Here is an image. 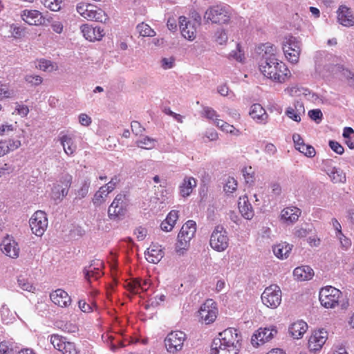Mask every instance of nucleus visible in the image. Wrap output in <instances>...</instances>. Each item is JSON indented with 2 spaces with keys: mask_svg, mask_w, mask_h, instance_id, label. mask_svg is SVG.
Wrapping results in <instances>:
<instances>
[{
  "mask_svg": "<svg viewBox=\"0 0 354 354\" xmlns=\"http://www.w3.org/2000/svg\"><path fill=\"white\" fill-rule=\"evenodd\" d=\"M242 335L237 329L227 328L219 333L211 345V354H238L241 347Z\"/></svg>",
  "mask_w": 354,
  "mask_h": 354,
  "instance_id": "f257e3e1",
  "label": "nucleus"
},
{
  "mask_svg": "<svg viewBox=\"0 0 354 354\" xmlns=\"http://www.w3.org/2000/svg\"><path fill=\"white\" fill-rule=\"evenodd\" d=\"M259 70L265 77L277 83H284L292 76L286 64L279 59L261 63Z\"/></svg>",
  "mask_w": 354,
  "mask_h": 354,
  "instance_id": "f03ea898",
  "label": "nucleus"
},
{
  "mask_svg": "<svg viewBox=\"0 0 354 354\" xmlns=\"http://www.w3.org/2000/svg\"><path fill=\"white\" fill-rule=\"evenodd\" d=\"M196 231V224L192 220H189L182 226L176 243V250L178 252H183L189 248Z\"/></svg>",
  "mask_w": 354,
  "mask_h": 354,
  "instance_id": "7ed1b4c3",
  "label": "nucleus"
},
{
  "mask_svg": "<svg viewBox=\"0 0 354 354\" xmlns=\"http://www.w3.org/2000/svg\"><path fill=\"white\" fill-rule=\"evenodd\" d=\"M76 10L82 17L87 20L105 22L107 19L105 12L93 4L81 2L77 5Z\"/></svg>",
  "mask_w": 354,
  "mask_h": 354,
  "instance_id": "20e7f679",
  "label": "nucleus"
},
{
  "mask_svg": "<svg viewBox=\"0 0 354 354\" xmlns=\"http://www.w3.org/2000/svg\"><path fill=\"white\" fill-rule=\"evenodd\" d=\"M282 48L287 60L292 64H297L301 54V44L297 39L292 36H286L282 44Z\"/></svg>",
  "mask_w": 354,
  "mask_h": 354,
  "instance_id": "39448f33",
  "label": "nucleus"
},
{
  "mask_svg": "<svg viewBox=\"0 0 354 354\" xmlns=\"http://www.w3.org/2000/svg\"><path fill=\"white\" fill-rule=\"evenodd\" d=\"M49 338L54 348L62 354H80V350L77 344L67 337L58 334H53L49 336Z\"/></svg>",
  "mask_w": 354,
  "mask_h": 354,
  "instance_id": "423d86ee",
  "label": "nucleus"
},
{
  "mask_svg": "<svg viewBox=\"0 0 354 354\" xmlns=\"http://www.w3.org/2000/svg\"><path fill=\"white\" fill-rule=\"evenodd\" d=\"M186 339V334L181 330L170 332L164 339L167 351L171 354H176L182 351Z\"/></svg>",
  "mask_w": 354,
  "mask_h": 354,
  "instance_id": "0eeeda50",
  "label": "nucleus"
},
{
  "mask_svg": "<svg viewBox=\"0 0 354 354\" xmlns=\"http://www.w3.org/2000/svg\"><path fill=\"white\" fill-rule=\"evenodd\" d=\"M342 292L335 287L328 286L322 288L319 291L321 304L326 308H334L339 304Z\"/></svg>",
  "mask_w": 354,
  "mask_h": 354,
  "instance_id": "6e6552de",
  "label": "nucleus"
},
{
  "mask_svg": "<svg viewBox=\"0 0 354 354\" xmlns=\"http://www.w3.org/2000/svg\"><path fill=\"white\" fill-rule=\"evenodd\" d=\"M198 320L201 323L210 324L213 323L218 315V308L216 302L212 299L206 300L198 311Z\"/></svg>",
  "mask_w": 354,
  "mask_h": 354,
  "instance_id": "1a4fd4ad",
  "label": "nucleus"
},
{
  "mask_svg": "<svg viewBox=\"0 0 354 354\" xmlns=\"http://www.w3.org/2000/svg\"><path fill=\"white\" fill-rule=\"evenodd\" d=\"M209 244L217 252H223L227 248L229 239L223 227L217 225L214 228L210 236Z\"/></svg>",
  "mask_w": 354,
  "mask_h": 354,
  "instance_id": "9d476101",
  "label": "nucleus"
},
{
  "mask_svg": "<svg viewBox=\"0 0 354 354\" xmlns=\"http://www.w3.org/2000/svg\"><path fill=\"white\" fill-rule=\"evenodd\" d=\"M263 304L268 308L274 309L281 302V291L277 285H270L266 288L261 295Z\"/></svg>",
  "mask_w": 354,
  "mask_h": 354,
  "instance_id": "9b49d317",
  "label": "nucleus"
},
{
  "mask_svg": "<svg viewBox=\"0 0 354 354\" xmlns=\"http://www.w3.org/2000/svg\"><path fill=\"white\" fill-rule=\"evenodd\" d=\"M205 18L214 24H226L230 19V15L225 7L216 5L209 8L205 13Z\"/></svg>",
  "mask_w": 354,
  "mask_h": 354,
  "instance_id": "f8f14e48",
  "label": "nucleus"
},
{
  "mask_svg": "<svg viewBox=\"0 0 354 354\" xmlns=\"http://www.w3.org/2000/svg\"><path fill=\"white\" fill-rule=\"evenodd\" d=\"M32 232L37 236H41L48 227V218L46 214L38 210L35 212L29 221Z\"/></svg>",
  "mask_w": 354,
  "mask_h": 354,
  "instance_id": "ddd939ff",
  "label": "nucleus"
},
{
  "mask_svg": "<svg viewBox=\"0 0 354 354\" xmlns=\"http://www.w3.org/2000/svg\"><path fill=\"white\" fill-rule=\"evenodd\" d=\"M128 205L127 197L124 194H118L108 209V215L111 219L123 216Z\"/></svg>",
  "mask_w": 354,
  "mask_h": 354,
  "instance_id": "4468645a",
  "label": "nucleus"
},
{
  "mask_svg": "<svg viewBox=\"0 0 354 354\" xmlns=\"http://www.w3.org/2000/svg\"><path fill=\"white\" fill-rule=\"evenodd\" d=\"M277 327L274 326L269 328H260L252 336L251 343L254 347H257L272 339L277 334Z\"/></svg>",
  "mask_w": 354,
  "mask_h": 354,
  "instance_id": "2eb2a0df",
  "label": "nucleus"
},
{
  "mask_svg": "<svg viewBox=\"0 0 354 354\" xmlns=\"http://www.w3.org/2000/svg\"><path fill=\"white\" fill-rule=\"evenodd\" d=\"M104 263L101 260L96 259L91 261L89 266L84 269L85 279L90 283L93 281H96L103 275L102 269Z\"/></svg>",
  "mask_w": 354,
  "mask_h": 354,
  "instance_id": "dca6fc26",
  "label": "nucleus"
},
{
  "mask_svg": "<svg viewBox=\"0 0 354 354\" xmlns=\"http://www.w3.org/2000/svg\"><path fill=\"white\" fill-rule=\"evenodd\" d=\"M180 30L182 36L189 41L195 39L197 33V23L187 20L184 16L179 17Z\"/></svg>",
  "mask_w": 354,
  "mask_h": 354,
  "instance_id": "f3484780",
  "label": "nucleus"
},
{
  "mask_svg": "<svg viewBox=\"0 0 354 354\" xmlns=\"http://www.w3.org/2000/svg\"><path fill=\"white\" fill-rule=\"evenodd\" d=\"M328 339V333L324 329L314 330L308 339V346L310 351H319L326 339Z\"/></svg>",
  "mask_w": 354,
  "mask_h": 354,
  "instance_id": "a211bd4d",
  "label": "nucleus"
},
{
  "mask_svg": "<svg viewBox=\"0 0 354 354\" xmlns=\"http://www.w3.org/2000/svg\"><path fill=\"white\" fill-rule=\"evenodd\" d=\"M21 19L30 26H41L45 22L42 13L37 10L25 9L21 12Z\"/></svg>",
  "mask_w": 354,
  "mask_h": 354,
  "instance_id": "6ab92c4d",
  "label": "nucleus"
},
{
  "mask_svg": "<svg viewBox=\"0 0 354 354\" xmlns=\"http://www.w3.org/2000/svg\"><path fill=\"white\" fill-rule=\"evenodd\" d=\"M52 302L59 308H68L72 304V299L66 291L58 288L50 294Z\"/></svg>",
  "mask_w": 354,
  "mask_h": 354,
  "instance_id": "aec40b11",
  "label": "nucleus"
},
{
  "mask_svg": "<svg viewBox=\"0 0 354 354\" xmlns=\"http://www.w3.org/2000/svg\"><path fill=\"white\" fill-rule=\"evenodd\" d=\"M150 286L151 282L149 279H142L140 278L126 281L124 285V288L133 295L139 294L141 291H147Z\"/></svg>",
  "mask_w": 354,
  "mask_h": 354,
  "instance_id": "412c9836",
  "label": "nucleus"
},
{
  "mask_svg": "<svg viewBox=\"0 0 354 354\" xmlns=\"http://www.w3.org/2000/svg\"><path fill=\"white\" fill-rule=\"evenodd\" d=\"M80 29L84 38L90 41L101 40L105 35L104 29L98 26L83 24Z\"/></svg>",
  "mask_w": 354,
  "mask_h": 354,
  "instance_id": "4be33fe9",
  "label": "nucleus"
},
{
  "mask_svg": "<svg viewBox=\"0 0 354 354\" xmlns=\"http://www.w3.org/2000/svg\"><path fill=\"white\" fill-rule=\"evenodd\" d=\"M59 140L66 154L73 156L76 152L75 136L73 133H61Z\"/></svg>",
  "mask_w": 354,
  "mask_h": 354,
  "instance_id": "5701e85b",
  "label": "nucleus"
},
{
  "mask_svg": "<svg viewBox=\"0 0 354 354\" xmlns=\"http://www.w3.org/2000/svg\"><path fill=\"white\" fill-rule=\"evenodd\" d=\"M1 250L8 257L17 259L19 255V248L15 240L9 236H7L2 241Z\"/></svg>",
  "mask_w": 354,
  "mask_h": 354,
  "instance_id": "b1692460",
  "label": "nucleus"
},
{
  "mask_svg": "<svg viewBox=\"0 0 354 354\" xmlns=\"http://www.w3.org/2000/svg\"><path fill=\"white\" fill-rule=\"evenodd\" d=\"M338 22L344 26L351 27L354 26V15L350 8L342 5L337 11Z\"/></svg>",
  "mask_w": 354,
  "mask_h": 354,
  "instance_id": "393cba45",
  "label": "nucleus"
},
{
  "mask_svg": "<svg viewBox=\"0 0 354 354\" xmlns=\"http://www.w3.org/2000/svg\"><path fill=\"white\" fill-rule=\"evenodd\" d=\"M257 52L265 59L264 62L277 59L276 57L277 48L271 43L261 44L257 47Z\"/></svg>",
  "mask_w": 354,
  "mask_h": 354,
  "instance_id": "a878e982",
  "label": "nucleus"
},
{
  "mask_svg": "<svg viewBox=\"0 0 354 354\" xmlns=\"http://www.w3.org/2000/svg\"><path fill=\"white\" fill-rule=\"evenodd\" d=\"M285 114L290 119L299 122L301 115L305 114V108L303 102L300 101H295L292 106H288Z\"/></svg>",
  "mask_w": 354,
  "mask_h": 354,
  "instance_id": "bb28decb",
  "label": "nucleus"
},
{
  "mask_svg": "<svg viewBox=\"0 0 354 354\" xmlns=\"http://www.w3.org/2000/svg\"><path fill=\"white\" fill-rule=\"evenodd\" d=\"M164 252L160 245L153 244L145 253L147 261L151 263H158L163 257Z\"/></svg>",
  "mask_w": 354,
  "mask_h": 354,
  "instance_id": "cd10ccee",
  "label": "nucleus"
},
{
  "mask_svg": "<svg viewBox=\"0 0 354 354\" xmlns=\"http://www.w3.org/2000/svg\"><path fill=\"white\" fill-rule=\"evenodd\" d=\"M301 215V210L296 207H288L281 211V217L283 222L291 224L297 221Z\"/></svg>",
  "mask_w": 354,
  "mask_h": 354,
  "instance_id": "c85d7f7f",
  "label": "nucleus"
},
{
  "mask_svg": "<svg viewBox=\"0 0 354 354\" xmlns=\"http://www.w3.org/2000/svg\"><path fill=\"white\" fill-rule=\"evenodd\" d=\"M308 329V324L302 321L298 320L293 322L289 326V333L294 339H300L306 333Z\"/></svg>",
  "mask_w": 354,
  "mask_h": 354,
  "instance_id": "c756f323",
  "label": "nucleus"
},
{
  "mask_svg": "<svg viewBox=\"0 0 354 354\" xmlns=\"http://www.w3.org/2000/svg\"><path fill=\"white\" fill-rule=\"evenodd\" d=\"M238 206L240 213L245 218L249 220L252 218L254 210L246 196L239 198Z\"/></svg>",
  "mask_w": 354,
  "mask_h": 354,
  "instance_id": "7c9ffc66",
  "label": "nucleus"
},
{
  "mask_svg": "<svg viewBox=\"0 0 354 354\" xmlns=\"http://www.w3.org/2000/svg\"><path fill=\"white\" fill-rule=\"evenodd\" d=\"M250 115L257 122L265 124L266 122L268 115L266 110L260 104H254L250 107Z\"/></svg>",
  "mask_w": 354,
  "mask_h": 354,
  "instance_id": "2f4dec72",
  "label": "nucleus"
},
{
  "mask_svg": "<svg viewBox=\"0 0 354 354\" xmlns=\"http://www.w3.org/2000/svg\"><path fill=\"white\" fill-rule=\"evenodd\" d=\"M294 277L298 281H306L310 279L313 275V270L308 266H303L296 268L293 272Z\"/></svg>",
  "mask_w": 354,
  "mask_h": 354,
  "instance_id": "473e14b6",
  "label": "nucleus"
},
{
  "mask_svg": "<svg viewBox=\"0 0 354 354\" xmlns=\"http://www.w3.org/2000/svg\"><path fill=\"white\" fill-rule=\"evenodd\" d=\"M292 245L284 242L275 245L273 247L272 250L274 255L278 259H284L289 257L292 250Z\"/></svg>",
  "mask_w": 354,
  "mask_h": 354,
  "instance_id": "72a5a7b5",
  "label": "nucleus"
},
{
  "mask_svg": "<svg viewBox=\"0 0 354 354\" xmlns=\"http://www.w3.org/2000/svg\"><path fill=\"white\" fill-rule=\"evenodd\" d=\"M196 180L193 177H185L179 187L180 194L183 197L189 196L196 186Z\"/></svg>",
  "mask_w": 354,
  "mask_h": 354,
  "instance_id": "f704fd0d",
  "label": "nucleus"
},
{
  "mask_svg": "<svg viewBox=\"0 0 354 354\" xmlns=\"http://www.w3.org/2000/svg\"><path fill=\"white\" fill-rule=\"evenodd\" d=\"M1 142L6 155L17 150L21 145V140L14 138L1 140Z\"/></svg>",
  "mask_w": 354,
  "mask_h": 354,
  "instance_id": "c9c22d12",
  "label": "nucleus"
},
{
  "mask_svg": "<svg viewBox=\"0 0 354 354\" xmlns=\"http://www.w3.org/2000/svg\"><path fill=\"white\" fill-rule=\"evenodd\" d=\"M215 125L221 131L227 133H230L236 136L241 135L240 130L236 129L233 125L230 124L229 123L218 118H216Z\"/></svg>",
  "mask_w": 354,
  "mask_h": 354,
  "instance_id": "e433bc0d",
  "label": "nucleus"
},
{
  "mask_svg": "<svg viewBox=\"0 0 354 354\" xmlns=\"http://www.w3.org/2000/svg\"><path fill=\"white\" fill-rule=\"evenodd\" d=\"M73 176L67 172L62 173L57 184L62 185L61 196H67L72 184Z\"/></svg>",
  "mask_w": 354,
  "mask_h": 354,
  "instance_id": "4c0bfd02",
  "label": "nucleus"
},
{
  "mask_svg": "<svg viewBox=\"0 0 354 354\" xmlns=\"http://www.w3.org/2000/svg\"><path fill=\"white\" fill-rule=\"evenodd\" d=\"M328 175L334 183H340L346 181V175L340 169L333 167L328 170Z\"/></svg>",
  "mask_w": 354,
  "mask_h": 354,
  "instance_id": "58836bf2",
  "label": "nucleus"
},
{
  "mask_svg": "<svg viewBox=\"0 0 354 354\" xmlns=\"http://www.w3.org/2000/svg\"><path fill=\"white\" fill-rule=\"evenodd\" d=\"M109 193L101 187L98 191L95 192L93 198V203L96 206L102 205L107 198Z\"/></svg>",
  "mask_w": 354,
  "mask_h": 354,
  "instance_id": "ea45409f",
  "label": "nucleus"
},
{
  "mask_svg": "<svg viewBox=\"0 0 354 354\" xmlns=\"http://www.w3.org/2000/svg\"><path fill=\"white\" fill-rule=\"evenodd\" d=\"M156 140L148 136H145L140 140L136 141V145L138 147L145 149H152L155 147Z\"/></svg>",
  "mask_w": 354,
  "mask_h": 354,
  "instance_id": "a19ab883",
  "label": "nucleus"
},
{
  "mask_svg": "<svg viewBox=\"0 0 354 354\" xmlns=\"http://www.w3.org/2000/svg\"><path fill=\"white\" fill-rule=\"evenodd\" d=\"M137 30L142 37H154L156 32L147 24L142 22L136 27Z\"/></svg>",
  "mask_w": 354,
  "mask_h": 354,
  "instance_id": "79ce46f5",
  "label": "nucleus"
},
{
  "mask_svg": "<svg viewBox=\"0 0 354 354\" xmlns=\"http://www.w3.org/2000/svg\"><path fill=\"white\" fill-rule=\"evenodd\" d=\"M41 2L46 8L56 12L61 9L62 0H41Z\"/></svg>",
  "mask_w": 354,
  "mask_h": 354,
  "instance_id": "37998d69",
  "label": "nucleus"
},
{
  "mask_svg": "<svg viewBox=\"0 0 354 354\" xmlns=\"http://www.w3.org/2000/svg\"><path fill=\"white\" fill-rule=\"evenodd\" d=\"M202 115L208 120H214V123L216 118L218 117L217 112L209 106H204L203 108Z\"/></svg>",
  "mask_w": 354,
  "mask_h": 354,
  "instance_id": "c03bdc74",
  "label": "nucleus"
},
{
  "mask_svg": "<svg viewBox=\"0 0 354 354\" xmlns=\"http://www.w3.org/2000/svg\"><path fill=\"white\" fill-rule=\"evenodd\" d=\"M25 28L18 26L15 24L10 25L11 35L15 39H20L24 36Z\"/></svg>",
  "mask_w": 354,
  "mask_h": 354,
  "instance_id": "a18cd8bd",
  "label": "nucleus"
},
{
  "mask_svg": "<svg viewBox=\"0 0 354 354\" xmlns=\"http://www.w3.org/2000/svg\"><path fill=\"white\" fill-rule=\"evenodd\" d=\"M243 175L247 183H252L254 181V171L252 167H247L243 169Z\"/></svg>",
  "mask_w": 354,
  "mask_h": 354,
  "instance_id": "49530a36",
  "label": "nucleus"
},
{
  "mask_svg": "<svg viewBox=\"0 0 354 354\" xmlns=\"http://www.w3.org/2000/svg\"><path fill=\"white\" fill-rule=\"evenodd\" d=\"M297 150L308 157H313L316 153L315 148L306 144L301 145Z\"/></svg>",
  "mask_w": 354,
  "mask_h": 354,
  "instance_id": "de8ad7c7",
  "label": "nucleus"
},
{
  "mask_svg": "<svg viewBox=\"0 0 354 354\" xmlns=\"http://www.w3.org/2000/svg\"><path fill=\"white\" fill-rule=\"evenodd\" d=\"M237 189V182L234 178H228L225 186L224 190L226 193H233Z\"/></svg>",
  "mask_w": 354,
  "mask_h": 354,
  "instance_id": "09e8293b",
  "label": "nucleus"
},
{
  "mask_svg": "<svg viewBox=\"0 0 354 354\" xmlns=\"http://www.w3.org/2000/svg\"><path fill=\"white\" fill-rule=\"evenodd\" d=\"M18 285L23 290L28 292H33L35 290V287L32 286V284L29 282L27 279L19 277L18 280Z\"/></svg>",
  "mask_w": 354,
  "mask_h": 354,
  "instance_id": "8fccbe9b",
  "label": "nucleus"
},
{
  "mask_svg": "<svg viewBox=\"0 0 354 354\" xmlns=\"http://www.w3.org/2000/svg\"><path fill=\"white\" fill-rule=\"evenodd\" d=\"M25 80L27 83L33 85L38 86L43 82V79L39 75H28L25 77Z\"/></svg>",
  "mask_w": 354,
  "mask_h": 354,
  "instance_id": "3c124183",
  "label": "nucleus"
},
{
  "mask_svg": "<svg viewBox=\"0 0 354 354\" xmlns=\"http://www.w3.org/2000/svg\"><path fill=\"white\" fill-rule=\"evenodd\" d=\"M214 37L216 41L221 45L225 44L227 41V33L223 29L217 30Z\"/></svg>",
  "mask_w": 354,
  "mask_h": 354,
  "instance_id": "603ef678",
  "label": "nucleus"
},
{
  "mask_svg": "<svg viewBox=\"0 0 354 354\" xmlns=\"http://www.w3.org/2000/svg\"><path fill=\"white\" fill-rule=\"evenodd\" d=\"M78 306L83 313H89L93 312V308L95 307V305L93 304H88L86 302L85 300L80 299L78 301Z\"/></svg>",
  "mask_w": 354,
  "mask_h": 354,
  "instance_id": "864d4df0",
  "label": "nucleus"
},
{
  "mask_svg": "<svg viewBox=\"0 0 354 354\" xmlns=\"http://www.w3.org/2000/svg\"><path fill=\"white\" fill-rule=\"evenodd\" d=\"M39 69L42 70L44 71H52L54 68V66L52 62L49 60H46L44 59H41L39 61L38 65L37 66Z\"/></svg>",
  "mask_w": 354,
  "mask_h": 354,
  "instance_id": "5fc2aeb1",
  "label": "nucleus"
},
{
  "mask_svg": "<svg viewBox=\"0 0 354 354\" xmlns=\"http://www.w3.org/2000/svg\"><path fill=\"white\" fill-rule=\"evenodd\" d=\"M118 182L119 179L117 176H115L106 185L102 187L109 194L115 189Z\"/></svg>",
  "mask_w": 354,
  "mask_h": 354,
  "instance_id": "6e6d98bb",
  "label": "nucleus"
},
{
  "mask_svg": "<svg viewBox=\"0 0 354 354\" xmlns=\"http://www.w3.org/2000/svg\"><path fill=\"white\" fill-rule=\"evenodd\" d=\"M131 128L132 132L136 136L141 135L145 131V129L138 121H133L131 124Z\"/></svg>",
  "mask_w": 354,
  "mask_h": 354,
  "instance_id": "4d7b16f0",
  "label": "nucleus"
},
{
  "mask_svg": "<svg viewBox=\"0 0 354 354\" xmlns=\"http://www.w3.org/2000/svg\"><path fill=\"white\" fill-rule=\"evenodd\" d=\"M62 185L56 184L53 189V197L55 200H62L66 196H61Z\"/></svg>",
  "mask_w": 354,
  "mask_h": 354,
  "instance_id": "13d9d810",
  "label": "nucleus"
},
{
  "mask_svg": "<svg viewBox=\"0 0 354 354\" xmlns=\"http://www.w3.org/2000/svg\"><path fill=\"white\" fill-rule=\"evenodd\" d=\"M90 183L84 182L81 188L77 191V196L80 198H84L88 192Z\"/></svg>",
  "mask_w": 354,
  "mask_h": 354,
  "instance_id": "bf43d9fd",
  "label": "nucleus"
},
{
  "mask_svg": "<svg viewBox=\"0 0 354 354\" xmlns=\"http://www.w3.org/2000/svg\"><path fill=\"white\" fill-rule=\"evenodd\" d=\"M329 146L337 154L342 155L344 151V147L336 141H330Z\"/></svg>",
  "mask_w": 354,
  "mask_h": 354,
  "instance_id": "052dcab7",
  "label": "nucleus"
},
{
  "mask_svg": "<svg viewBox=\"0 0 354 354\" xmlns=\"http://www.w3.org/2000/svg\"><path fill=\"white\" fill-rule=\"evenodd\" d=\"M174 226L176 225L177 220L178 219V212L176 210H171L165 218Z\"/></svg>",
  "mask_w": 354,
  "mask_h": 354,
  "instance_id": "680f3d73",
  "label": "nucleus"
},
{
  "mask_svg": "<svg viewBox=\"0 0 354 354\" xmlns=\"http://www.w3.org/2000/svg\"><path fill=\"white\" fill-rule=\"evenodd\" d=\"M16 112L21 117H26L29 113V109L27 106L17 104Z\"/></svg>",
  "mask_w": 354,
  "mask_h": 354,
  "instance_id": "e2e57ef3",
  "label": "nucleus"
},
{
  "mask_svg": "<svg viewBox=\"0 0 354 354\" xmlns=\"http://www.w3.org/2000/svg\"><path fill=\"white\" fill-rule=\"evenodd\" d=\"M308 115L312 120L316 121L317 120H321L323 114L320 109H313L309 111Z\"/></svg>",
  "mask_w": 354,
  "mask_h": 354,
  "instance_id": "0e129e2a",
  "label": "nucleus"
},
{
  "mask_svg": "<svg viewBox=\"0 0 354 354\" xmlns=\"http://www.w3.org/2000/svg\"><path fill=\"white\" fill-rule=\"evenodd\" d=\"M51 28L55 33L61 34L64 30V26L61 21H55L51 25Z\"/></svg>",
  "mask_w": 354,
  "mask_h": 354,
  "instance_id": "69168bd1",
  "label": "nucleus"
},
{
  "mask_svg": "<svg viewBox=\"0 0 354 354\" xmlns=\"http://www.w3.org/2000/svg\"><path fill=\"white\" fill-rule=\"evenodd\" d=\"M342 248L345 250L348 249L351 245V240L346 237L343 234L342 235H337Z\"/></svg>",
  "mask_w": 354,
  "mask_h": 354,
  "instance_id": "338daca9",
  "label": "nucleus"
},
{
  "mask_svg": "<svg viewBox=\"0 0 354 354\" xmlns=\"http://www.w3.org/2000/svg\"><path fill=\"white\" fill-rule=\"evenodd\" d=\"M162 67L164 69L171 68L174 66V59L173 57L163 58L161 61Z\"/></svg>",
  "mask_w": 354,
  "mask_h": 354,
  "instance_id": "774afa93",
  "label": "nucleus"
}]
</instances>
